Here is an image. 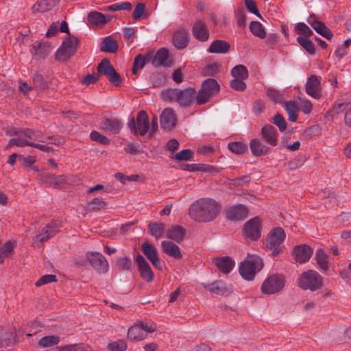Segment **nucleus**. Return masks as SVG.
I'll use <instances>...</instances> for the list:
<instances>
[{
	"label": "nucleus",
	"mask_w": 351,
	"mask_h": 351,
	"mask_svg": "<svg viewBox=\"0 0 351 351\" xmlns=\"http://www.w3.org/2000/svg\"><path fill=\"white\" fill-rule=\"evenodd\" d=\"M221 206L212 198H200L195 201L189 210L190 217L197 222L207 223L215 220L219 215Z\"/></svg>",
	"instance_id": "obj_1"
},
{
	"label": "nucleus",
	"mask_w": 351,
	"mask_h": 351,
	"mask_svg": "<svg viewBox=\"0 0 351 351\" xmlns=\"http://www.w3.org/2000/svg\"><path fill=\"white\" fill-rule=\"evenodd\" d=\"M196 90L193 88L184 89L168 88L161 92V97L164 101H176L182 107L189 106L195 98Z\"/></svg>",
	"instance_id": "obj_2"
},
{
	"label": "nucleus",
	"mask_w": 351,
	"mask_h": 351,
	"mask_svg": "<svg viewBox=\"0 0 351 351\" xmlns=\"http://www.w3.org/2000/svg\"><path fill=\"white\" fill-rule=\"evenodd\" d=\"M263 267V260L257 255L248 254L245 260L241 263L239 273L247 280H252L256 273Z\"/></svg>",
	"instance_id": "obj_3"
},
{
	"label": "nucleus",
	"mask_w": 351,
	"mask_h": 351,
	"mask_svg": "<svg viewBox=\"0 0 351 351\" xmlns=\"http://www.w3.org/2000/svg\"><path fill=\"white\" fill-rule=\"evenodd\" d=\"M298 286L303 290L315 291L323 286V278L316 271L308 270L298 278Z\"/></svg>",
	"instance_id": "obj_4"
},
{
	"label": "nucleus",
	"mask_w": 351,
	"mask_h": 351,
	"mask_svg": "<svg viewBox=\"0 0 351 351\" xmlns=\"http://www.w3.org/2000/svg\"><path fill=\"white\" fill-rule=\"evenodd\" d=\"M285 237V232L282 228H275L268 234L265 245L267 249L272 250L273 257H276L282 252L284 247L282 242Z\"/></svg>",
	"instance_id": "obj_5"
},
{
	"label": "nucleus",
	"mask_w": 351,
	"mask_h": 351,
	"mask_svg": "<svg viewBox=\"0 0 351 351\" xmlns=\"http://www.w3.org/2000/svg\"><path fill=\"white\" fill-rule=\"evenodd\" d=\"M286 282L285 276L280 274L269 276L263 282L261 290L264 294L272 295L281 291Z\"/></svg>",
	"instance_id": "obj_6"
},
{
	"label": "nucleus",
	"mask_w": 351,
	"mask_h": 351,
	"mask_svg": "<svg viewBox=\"0 0 351 351\" xmlns=\"http://www.w3.org/2000/svg\"><path fill=\"white\" fill-rule=\"evenodd\" d=\"M219 91V85L213 78L206 80L202 84L200 90L195 95L196 103L202 105L208 102L210 98Z\"/></svg>",
	"instance_id": "obj_7"
},
{
	"label": "nucleus",
	"mask_w": 351,
	"mask_h": 351,
	"mask_svg": "<svg viewBox=\"0 0 351 351\" xmlns=\"http://www.w3.org/2000/svg\"><path fill=\"white\" fill-rule=\"evenodd\" d=\"M78 43L79 40L75 36L69 35L57 50L56 58L62 62L67 60L75 54Z\"/></svg>",
	"instance_id": "obj_8"
},
{
	"label": "nucleus",
	"mask_w": 351,
	"mask_h": 351,
	"mask_svg": "<svg viewBox=\"0 0 351 351\" xmlns=\"http://www.w3.org/2000/svg\"><path fill=\"white\" fill-rule=\"evenodd\" d=\"M128 126L134 135L138 134L141 136L145 135L149 128V120L147 112L145 110H141L137 114L136 121L134 117L131 118Z\"/></svg>",
	"instance_id": "obj_9"
},
{
	"label": "nucleus",
	"mask_w": 351,
	"mask_h": 351,
	"mask_svg": "<svg viewBox=\"0 0 351 351\" xmlns=\"http://www.w3.org/2000/svg\"><path fill=\"white\" fill-rule=\"evenodd\" d=\"M156 330V326L142 322L134 324L128 331V338L132 341H139L145 339L148 333Z\"/></svg>",
	"instance_id": "obj_10"
},
{
	"label": "nucleus",
	"mask_w": 351,
	"mask_h": 351,
	"mask_svg": "<svg viewBox=\"0 0 351 351\" xmlns=\"http://www.w3.org/2000/svg\"><path fill=\"white\" fill-rule=\"evenodd\" d=\"M86 257L91 266L97 273L104 274L109 269V265L105 256L97 252H88Z\"/></svg>",
	"instance_id": "obj_11"
},
{
	"label": "nucleus",
	"mask_w": 351,
	"mask_h": 351,
	"mask_svg": "<svg viewBox=\"0 0 351 351\" xmlns=\"http://www.w3.org/2000/svg\"><path fill=\"white\" fill-rule=\"evenodd\" d=\"M262 221L258 217L247 221L243 228L244 236L252 241L258 240L261 236Z\"/></svg>",
	"instance_id": "obj_12"
},
{
	"label": "nucleus",
	"mask_w": 351,
	"mask_h": 351,
	"mask_svg": "<svg viewBox=\"0 0 351 351\" xmlns=\"http://www.w3.org/2000/svg\"><path fill=\"white\" fill-rule=\"evenodd\" d=\"M97 71L106 75L110 83L114 86L121 84V80L119 74L116 71L113 66L108 59H104L97 66Z\"/></svg>",
	"instance_id": "obj_13"
},
{
	"label": "nucleus",
	"mask_w": 351,
	"mask_h": 351,
	"mask_svg": "<svg viewBox=\"0 0 351 351\" xmlns=\"http://www.w3.org/2000/svg\"><path fill=\"white\" fill-rule=\"evenodd\" d=\"M321 79L315 75H311L307 79L306 84V93L315 99H319L321 97Z\"/></svg>",
	"instance_id": "obj_14"
},
{
	"label": "nucleus",
	"mask_w": 351,
	"mask_h": 351,
	"mask_svg": "<svg viewBox=\"0 0 351 351\" xmlns=\"http://www.w3.org/2000/svg\"><path fill=\"white\" fill-rule=\"evenodd\" d=\"M136 265L140 272L141 277L149 282L154 280V273L147 261L141 254H138L136 258Z\"/></svg>",
	"instance_id": "obj_15"
},
{
	"label": "nucleus",
	"mask_w": 351,
	"mask_h": 351,
	"mask_svg": "<svg viewBox=\"0 0 351 351\" xmlns=\"http://www.w3.org/2000/svg\"><path fill=\"white\" fill-rule=\"evenodd\" d=\"M226 217L232 221L243 220L248 215V209L242 204L232 206L226 210Z\"/></svg>",
	"instance_id": "obj_16"
},
{
	"label": "nucleus",
	"mask_w": 351,
	"mask_h": 351,
	"mask_svg": "<svg viewBox=\"0 0 351 351\" xmlns=\"http://www.w3.org/2000/svg\"><path fill=\"white\" fill-rule=\"evenodd\" d=\"M192 34L197 40L201 42L207 41L210 35L207 25L202 20H197L193 23Z\"/></svg>",
	"instance_id": "obj_17"
},
{
	"label": "nucleus",
	"mask_w": 351,
	"mask_h": 351,
	"mask_svg": "<svg viewBox=\"0 0 351 351\" xmlns=\"http://www.w3.org/2000/svg\"><path fill=\"white\" fill-rule=\"evenodd\" d=\"M141 250L145 256L151 261L152 265L157 269H162L161 262L158 256V252L156 247L152 244L145 242L141 245Z\"/></svg>",
	"instance_id": "obj_18"
},
{
	"label": "nucleus",
	"mask_w": 351,
	"mask_h": 351,
	"mask_svg": "<svg viewBox=\"0 0 351 351\" xmlns=\"http://www.w3.org/2000/svg\"><path fill=\"white\" fill-rule=\"evenodd\" d=\"M263 139L269 145L275 147L278 145V134L276 129L271 125H265L261 131Z\"/></svg>",
	"instance_id": "obj_19"
},
{
	"label": "nucleus",
	"mask_w": 351,
	"mask_h": 351,
	"mask_svg": "<svg viewBox=\"0 0 351 351\" xmlns=\"http://www.w3.org/2000/svg\"><path fill=\"white\" fill-rule=\"evenodd\" d=\"M176 116L173 110L167 108L163 110L160 115L161 127L167 130L173 129L176 126Z\"/></svg>",
	"instance_id": "obj_20"
},
{
	"label": "nucleus",
	"mask_w": 351,
	"mask_h": 351,
	"mask_svg": "<svg viewBox=\"0 0 351 351\" xmlns=\"http://www.w3.org/2000/svg\"><path fill=\"white\" fill-rule=\"evenodd\" d=\"M313 254V250L307 245L295 246L293 251V255L296 262L304 263L307 262Z\"/></svg>",
	"instance_id": "obj_21"
},
{
	"label": "nucleus",
	"mask_w": 351,
	"mask_h": 351,
	"mask_svg": "<svg viewBox=\"0 0 351 351\" xmlns=\"http://www.w3.org/2000/svg\"><path fill=\"white\" fill-rule=\"evenodd\" d=\"M58 232V227L57 223L51 221L43 228L40 234L35 236L34 239L36 241L43 243L53 237Z\"/></svg>",
	"instance_id": "obj_22"
},
{
	"label": "nucleus",
	"mask_w": 351,
	"mask_h": 351,
	"mask_svg": "<svg viewBox=\"0 0 351 351\" xmlns=\"http://www.w3.org/2000/svg\"><path fill=\"white\" fill-rule=\"evenodd\" d=\"M173 43L178 49H183L189 43V34L186 29L180 28L177 29L173 36Z\"/></svg>",
	"instance_id": "obj_23"
},
{
	"label": "nucleus",
	"mask_w": 351,
	"mask_h": 351,
	"mask_svg": "<svg viewBox=\"0 0 351 351\" xmlns=\"http://www.w3.org/2000/svg\"><path fill=\"white\" fill-rule=\"evenodd\" d=\"M210 292L219 295H228L232 293V289L231 285H228L224 282L217 281L212 285L205 286Z\"/></svg>",
	"instance_id": "obj_24"
},
{
	"label": "nucleus",
	"mask_w": 351,
	"mask_h": 351,
	"mask_svg": "<svg viewBox=\"0 0 351 351\" xmlns=\"http://www.w3.org/2000/svg\"><path fill=\"white\" fill-rule=\"evenodd\" d=\"M41 182L47 186H53L58 188L64 182V178L62 176H56L54 174L46 173L40 176Z\"/></svg>",
	"instance_id": "obj_25"
},
{
	"label": "nucleus",
	"mask_w": 351,
	"mask_h": 351,
	"mask_svg": "<svg viewBox=\"0 0 351 351\" xmlns=\"http://www.w3.org/2000/svg\"><path fill=\"white\" fill-rule=\"evenodd\" d=\"M250 148L253 156H265L269 153L270 149L258 138H254L250 143Z\"/></svg>",
	"instance_id": "obj_26"
},
{
	"label": "nucleus",
	"mask_w": 351,
	"mask_h": 351,
	"mask_svg": "<svg viewBox=\"0 0 351 351\" xmlns=\"http://www.w3.org/2000/svg\"><path fill=\"white\" fill-rule=\"evenodd\" d=\"M213 262L218 269L223 274L230 273L234 266V261L229 256L215 258Z\"/></svg>",
	"instance_id": "obj_27"
},
{
	"label": "nucleus",
	"mask_w": 351,
	"mask_h": 351,
	"mask_svg": "<svg viewBox=\"0 0 351 351\" xmlns=\"http://www.w3.org/2000/svg\"><path fill=\"white\" fill-rule=\"evenodd\" d=\"M162 251L167 255L176 259H181L182 257L180 248L175 243L169 241H164L161 243Z\"/></svg>",
	"instance_id": "obj_28"
},
{
	"label": "nucleus",
	"mask_w": 351,
	"mask_h": 351,
	"mask_svg": "<svg viewBox=\"0 0 351 351\" xmlns=\"http://www.w3.org/2000/svg\"><path fill=\"white\" fill-rule=\"evenodd\" d=\"M186 234V230L180 226H175L166 231L167 238L173 240L177 243L183 241Z\"/></svg>",
	"instance_id": "obj_29"
},
{
	"label": "nucleus",
	"mask_w": 351,
	"mask_h": 351,
	"mask_svg": "<svg viewBox=\"0 0 351 351\" xmlns=\"http://www.w3.org/2000/svg\"><path fill=\"white\" fill-rule=\"evenodd\" d=\"M230 44L223 40H215L210 45L208 51L211 53H226L230 51Z\"/></svg>",
	"instance_id": "obj_30"
},
{
	"label": "nucleus",
	"mask_w": 351,
	"mask_h": 351,
	"mask_svg": "<svg viewBox=\"0 0 351 351\" xmlns=\"http://www.w3.org/2000/svg\"><path fill=\"white\" fill-rule=\"evenodd\" d=\"M58 3V0H42L34 4L33 12H45L51 10Z\"/></svg>",
	"instance_id": "obj_31"
},
{
	"label": "nucleus",
	"mask_w": 351,
	"mask_h": 351,
	"mask_svg": "<svg viewBox=\"0 0 351 351\" xmlns=\"http://www.w3.org/2000/svg\"><path fill=\"white\" fill-rule=\"evenodd\" d=\"M101 128L106 131H109L115 134L119 133L122 124L118 119H106L101 123Z\"/></svg>",
	"instance_id": "obj_32"
},
{
	"label": "nucleus",
	"mask_w": 351,
	"mask_h": 351,
	"mask_svg": "<svg viewBox=\"0 0 351 351\" xmlns=\"http://www.w3.org/2000/svg\"><path fill=\"white\" fill-rule=\"evenodd\" d=\"M16 246L15 241H8L0 247V264H3L6 258L11 256Z\"/></svg>",
	"instance_id": "obj_33"
},
{
	"label": "nucleus",
	"mask_w": 351,
	"mask_h": 351,
	"mask_svg": "<svg viewBox=\"0 0 351 351\" xmlns=\"http://www.w3.org/2000/svg\"><path fill=\"white\" fill-rule=\"evenodd\" d=\"M33 53L38 58H45L51 51V45L47 43H35L32 47Z\"/></svg>",
	"instance_id": "obj_34"
},
{
	"label": "nucleus",
	"mask_w": 351,
	"mask_h": 351,
	"mask_svg": "<svg viewBox=\"0 0 351 351\" xmlns=\"http://www.w3.org/2000/svg\"><path fill=\"white\" fill-rule=\"evenodd\" d=\"M87 20L91 26H102L107 23L105 15L96 11L89 13Z\"/></svg>",
	"instance_id": "obj_35"
},
{
	"label": "nucleus",
	"mask_w": 351,
	"mask_h": 351,
	"mask_svg": "<svg viewBox=\"0 0 351 351\" xmlns=\"http://www.w3.org/2000/svg\"><path fill=\"white\" fill-rule=\"evenodd\" d=\"M118 49L117 42L111 36H107L104 38L101 45L100 50L104 52L115 53Z\"/></svg>",
	"instance_id": "obj_36"
},
{
	"label": "nucleus",
	"mask_w": 351,
	"mask_h": 351,
	"mask_svg": "<svg viewBox=\"0 0 351 351\" xmlns=\"http://www.w3.org/2000/svg\"><path fill=\"white\" fill-rule=\"evenodd\" d=\"M347 107V110L345 114V123L346 125L351 127V105L345 103H337L336 102L333 106L332 110L337 113H341L345 107Z\"/></svg>",
	"instance_id": "obj_37"
},
{
	"label": "nucleus",
	"mask_w": 351,
	"mask_h": 351,
	"mask_svg": "<svg viewBox=\"0 0 351 351\" xmlns=\"http://www.w3.org/2000/svg\"><path fill=\"white\" fill-rule=\"evenodd\" d=\"M56 349L58 351H93L90 345L83 343L57 346Z\"/></svg>",
	"instance_id": "obj_38"
},
{
	"label": "nucleus",
	"mask_w": 351,
	"mask_h": 351,
	"mask_svg": "<svg viewBox=\"0 0 351 351\" xmlns=\"http://www.w3.org/2000/svg\"><path fill=\"white\" fill-rule=\"evenodd\" d=\"M312 27L323 37L330 40L332 38L331 31L325 25V24L319 21H315L311 23Z\"/></svg>",
	"instance_id": "obj_39"
},
{
	"label": "nucleus",
	"mask_w": 351,
	"mask_h": 351,
	"mask_svg": "<svg viewBox=\"0 0 351 351\" xmlns=\"http://www.w3.org/2000/svg\"><path fill=\"white\" fill-rule=\"evenodd\" d=\"M168 58L169 51L165 48H161L156 52L152 63L156 66H167Z\"/></svg>",
	"instance_id": "obj_40"
},
{
	"label": "nucleus",
	"mask_w": 351,
	"mask_h": 351,
	"mask_svg": "<svg viewBox=\"0 0 351 351\" xmlns=\"http://www.w3.org/2000/svg\"><path fill=\"white\" fill-rule=\"evenodd\" d=\"M250 32L256 37L263 39L266 38L267 34L263 25L258 21H253L249 26Z\"/></svg>",
	"instance_id": "obj_41"
},
{
	"label": "nucleus",
	"mask_w": 351,
	"mask_h": 351,
	"mask_svg": "<svg viewBox=\"0 0 351 351\" xmlns=\"http://www.w3.org/2000/svg\"><path fill=\"white\" fill-rule=\"evenodd\" d=\"M12 134H16V135L19 134H21L24 135L25 136H26L27 138H29L30 140L38 141L39 142H43V143L45 142V141L42 137V135L40 134V132L33 130L32 129H29V128L21 130L19 131V132H12Z\"/></svg>",
	"instance_id": "obj_42"
},
{
	"label": "nucleus",
	"mask_w": 351,
	"mask_h": 351,
	"mask_svg": "<svg viewBox=\"0 0 351 351\" xmlns=\"http://www.w3.org/2000/svg\"><path fill=\"white\" fill-rule=\"evenodd\" d=\"M285 109L288 113V119L290 121L295 122L298 119V112L299 111L298 106L292 101H287L285 104Z\"/></svg>",
	"instance_id": "obj_43"
},
{
	"label": "nucleus",
	"mask_w": 351,
	"mask_h": 351,
	"mask_svg": "<svg viewBox=\"0 0 351 351\" xmlns=\"http://www.w3.org/2000/svg\"><path fill=\"white\" fill-rule=\"evenodd\" d=\"M231 73L234 78L246 80L248 77V71L247 68L242 65L239 64L232 68Z\"/></svg>",
	"instance_id": "obj_44"
},
{
	"label": "nucleus",
	"mask_w": 351,
	"mask_h": 351,
	"mask_svg": "<svg viewBox=\"0 0 351 351\" xmlns=\"http://www.w3.org/2000/svg\"><path fill=\"white\" fill-rule=\"evenodd\" d=\"M148 227L151 234L156 239L162 236L165 230V225L162 223L151 222Z\"/></svg>",
	"instance_id": "obj_45"
},
{
	"label": "nucleus",
	"mask_w": 351,
	"mask_h": 351,
	"mask_svg": "<svg viewBox=\"0 0 351 351\" xmlns=\"http://www.w3.org/2000/svg\"><path fill=\"white\" fill-rule=\"evenodd\" d=\"M315 259L319 268L326 271L328 269L327 256L322 250H318L315 254Z\"/></svg>",
	"instance_id": "obj_46"
},
{
	"label": "nucleus",
	"mask_w": 351,
	"mask_h": 351,
	"mask_svg": "<svg viewBox=\"0 0 351 351\" xmlns=\"http://www.w3.org/2000/svg\"><path fill=\"white\" fill-rule=\"evenodd\" d=\"M60 342V337L56 335H49L42 337L38 341V345L43 348H47L57 345Z\"/></svg>",
	"instance_id": "obj_47"
},
{
	"label": "nucleus",
	"mask_w": 351,
	"mask_h": 351,
	"mask_svg": "<svg viewBox=\"0 0 351 351\" xmlns=\"http://www.w3.org/2000/svg\"><path fill=\"white\" fill-rule=\"evenodd\" d=\"M132 266L131 259L128 256H121L117 259L116 267L121 271L130 270Z\"/></svg>",
	"instance_id": "obj_48"
},
{
	"label": "nucleus",
	"mask_w": 351,
	"mask_h": 351,
	"mask_svg": "<svg viewBox=\"0 0 351 351\" xmlns=\"http://www.w3.org/2000/svg\"><path fill=\"white\" fill-rule=\"evenodd\" d=\"M34 88L37 91H43L47 87V84L44 80V78L41 74L36 73L34 75L33 78Z\"/></svg>",
	"instance_id": "obj_49"
},
{
	"label": "nucleus",
	"mask_w": 351,
	"mask_h": 351,
	"mask_svg": "<svg viewBox=\"0 0 351 351\" xmlns=\"http://www.w3.org/2000/svg\"><path fill=\"white\" fill-rule=\"evenodd\" d=\"M298 43L310 54L315 53V46L313 43L306 38L298 36L297 38Z\"/></svg>",
	"instance_id": "obj_50"
},
{
	"label": "nucleus",
	"mask_w": 351,
	"mask_h": 351,
	"mask_svg": "<svg viewBox=\"0 0 351 351\" xmlns=\"http://www.w3.org/2000/svg\"><path fill=\"white\" fill-rule=\"evenodd\" d=\"M295 29L299 34L302 35V37L309 38L313 34V31L304 23H298L295 25Z\"/></svg>",
	"instance_id": "obj_51"
},
{
	"label": "nucleus",
	"mask_w": 351,
	"mask_h": 351,
	"mask_svg": "<svg viewBox=\"0 0 351 351\" xmlns=\"http://www.w3.org/2000/svg\"><path fill=\"white\" fill-rule=\"evenodd\" d=\"M106 206L107 202L103 199L98 197L93 199L87 204V206L90 210H101L105 208Z\"/></svg>",
	"instance_id": "obj_52"
},
{
	"label": "nucleus",
	"mask_w": 351,
	"mask_h": 351,
	"mask_svg": "<svg viewBox=\"0 0 351 351\" xmlns=\"http://www.w3.org/2000/svg\"><path fill=\"white\" fill-rule=\"evenodd\" d=\"M228 147L232 152L237 154H243L247 149V145L241 142L230 143Z\"/></svg>",
	"instance_id": "obj_53"
},
{
	"label": "nucleus",
	"mask_w": 351,
	"mask_h": 351,
	"mask_svg": "<svg viewBox=\"0 0 351 351\" xmlns=\"http://www.w3.org/2000/svg\"><path fill=\"white\" fill-rule=\"evenodd\" d=\"M147 60H148L142 54L136 56L133 63L132 73L136 74L139 69H143Z\"/></svg>",
	"instance_id": "obj_54"
},
{
	"label": "nucleus",
	"mask_w": 351,
	"mask_h": 351,
	"mask_svg": "<svg viewBox=\"0 0 351 351\" xmlns=\"http://www.w3.org/2000/svg\"><path fill=\"white\" fill-rule=\"evenodd\" d=\"M266 94L275 103H282L284 99L283 95L280 92L275 88H267Z\"/></svg>",
	"instance_id": "obj_55"
},
{
	"label": "nucleus",
	"mask_w": 351,
	"mask_h": 351,
	"mask_svg": "<svg viewBox=\"0 0 351 351\" xmlns=\"http://www.w3.org/2000/svg\"><path fill=\"white\" fill-rule=\"evenodd\" d=\"M128 348L127 343L123 340H118L110 343L108 346L109 351H125Z\"/></svg>",
	"instance_id": "obj_56"
},
{
	"label": "nucleus",
	"mask_w": 351,
	"mask_h": 351,
	"mask_svg": "<svg viewBox=\"0 0 351 351\" xmlns=\"http://www.w3.org/2000/svg\"><path fill=\"white\" fill-rule=\"evenodd\" d=\"M90 138L93 141H95L101 145H108L110 143V139L108 137L101 134L97 131L91 132Z\"/></svg>",
	"instance_id": "obj_57"
},
{
	"label": "nucleus",
	"mask_w": 351,
	"mask_h": 351,
	"mask_svg": "<svg viewBox=\"0 0 351 351\" xmlns=\"http://www.w3.org/2000/svg\"><path fill=\"white\" fill-rule=\"evenodd\" d=\"M193 157V152L192 150L189 149H183L180 151V152L177 153L173 158L178 160V161H182V160H189L192 159Z\"/></svg>",
	"instance_id": "obj_58"
},
{
	"label": "nucleus",
	"mask_w": 351,
	"mask_h": 351,
	"mask_svg": "<svg viewBox=\"0 0 351 351\" xmlns=\"http://www.w3.org/2000/svg\"><path fill=\"white\" fill-rule=\"evenodd\" d=\"M57 281L56 276L53 274H47L43 276L40 278L35 283L36 287H40L43 285H46L50 282H54Z\"/></svg>",
	"instance_id": "obj_59"
},
{
	"label": "nucleus",
	"mask_w": 351,
	"mask_h": 351,
	"mask_svg": "<svg viewBox=\"0 0 351 351\" xmlns=\"http://www.w3.org/2000/svg\"><path fill=\"white\" fill-rule=\"evenodd\" d=\"M274 123L278 128L280 132H283L287 128V122L283 116L279 113L274 116Z\"/></svg>",
	"instance_id": "obj_60"
},
{
	"label": "nucleus",
	"mask_w": 351,
	"mask_h": 351,
	"mask_svg": "<svg viewBox=\"0 0 351 351\" xmlns=\"http://www.w3.org/2000/svg\"><path fill=\"white\" fill-rule=\"evenodd\" d=\"M298 110L302 112L304 114H309L313 108V105L311 102L307 99H301L299 106H298Z\"/></svg>",
	"instance_id": "obj_61"
},
{
	"label": "nucleus",
	"mask_w": 351,
	"mask_h": 351,
	"mask_svg": "<svg viewBox=\"0 0 351 351\" xmlns=\"http://www.w3.org/2000/svg\"><path fill=\"white\" fill-rule=\"evenodd\" d=\"M244 80L234 78L230 82V86L237 91H243L246 88V84Z\"/></svg>",
	"instance_id": "obj_62"
},
{
	"label": "nucleus",
	"mask_w": 351,
	"mask_h": 351,
	"mask_svg": "<svg viewBox=\"0 0 351 351\" xmlns=\"http://www.w3.org/2000/svg\"><path fill=\"white\" fill-rule=\"evenodd\" d=\"M132 3L130 2H123L121 3H115L108 6V10L110 11H117L121 10H130L132 9Z\"/></svg>",
	"instance_id": "obj_63"
},
{
	"label": "nucleus",
	"mask_w": 351,
	"mask_h": 351,
	"mask_svg": "<svg viewBox=\"0 0 351 351\" xmlns=\"http://www.w3.org/2000/svg\"><path fill=\"white\" fill-rule=\"evenodd\" d=\"M245 4L246 8L252 13L256 15L260 19H262V16L260 14L256 3L253 0H245Z\"/></svg>",
	"instance_id": "obj_64"
}]
</instances>
